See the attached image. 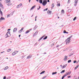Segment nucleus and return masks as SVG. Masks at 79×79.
<instances>
[{
  "instance_id": "obj_42",
  "label": "nucleus",
  "mask_w": 79,
  "mask_h": 79,
  "mask_svg": "<svg viewBox=\"0 0 79 79\" xmlns=\"http://www.w3.org/2000/svg\"><path fill=\"white\" fill-rule=\"evenodd\" d=\"M66 31L64 30V31L63 33H64V34H66Z\"/></svg>"
},
{
  "instance_id": "obj_45",
  "label": "nucleus",
  "mask_w": 79,
  "mask_h": 79,
  "mask_svg": "<svg viewBox=\"0 0 79 79\" xmlns=\"http://www.w3.org/2000/svg\"><path fill=\"white\" fill-rule=\"evenodd\" d=\"M24 29V28L22 27V29H21V30H22L21 32H22V31H23V29Z\"/></svg>"
},
{
  "instance_id": "obj_25",
  "label": "nucleus",
  "mask_w": 79,
  "mask_h": 79,
  "mask_svg": "<svg viewBox=\"0 0 79 79\" xmlns=\"http://www.w3.org/2000/svg\"><path fill=\"white\" fill-rule=\"evenodd\" d=\"M29 32H30V31L27 30V31H26V32H25V33L26 34H27L28 33H29Z\"/></svg>"
},
{
  "instance_id": "obj_35",
  "label": "nucleus",
  "mask_w": 79,
  "mask_h": 79,
  "mask_svg": "<svg viewBox=\"0 0 79 79\" xmlns=\"http://www.w3.org/2000/svg\"><path fill=\"white\" fill-rule=\"evenodd\" d=\"M46 77H47V76H45L43 77L42 78V79H45V78H46Z\"/></svg>"
},
{
  "instance_id": "obj_50",
  "label": "nucleus",
  "mask_w": 79,
  "mask_h": 79,
  "mask_svg": "<svg viewBox=\"0 0 79 79\" xmlns=\"http://www.w3.org/2000/svg\"><path fill=\"white\" fill-rule=\"evenodd\" d=\"M6 79H10V77H8L6 78Z\"/></svg>"
},
{
  "instance_id": "obj_8",
  "label": "nucleus",
  "mask_w": 79,
  "mask_h": 79,
  "mask_svg": "<svg viewBox=\"0 0 79 79\" xmlns=\"http://www.w3.org/2000/svg\"><path fill=\"white\" fill-rule=\"evenodd\" d=\"M47 13L49 14V15H51V14H52V11H50L49 10H48L47 11Z\"/></svg>"
},
{
  "instance_id": "obj_46",
  "label": "nucleus",
  "mask_w": 79,
  "mask_h": 79,
  "mask_svg": "<svg viewBox=\"0 0 79 79\" xmlns=\"http://www.w3.org/2000/svg\"><path fill=\"white\" fill-rule=\"evenodd\" d=\"M6 76H4V77L3 78V79H6Z\"/></svg>"
},
{
  "instance_id": "obj_60",
  "label": "nucleus",
  "mask_w": 79,
  "mask_h": 79,
  "mask_svg": "<svg viewBox=\"0 0 79 79\" xmlns=\"http://www.w3.org/2000/svg\"><path fill=\"white\" fill-rule=\"evenodd\" d=\"M73 55V54H71V55L72 56V55Z\"/></svg>"
},
{
  "instance_id": "obj_7",
  "label": "nucleus",
  "mask_w": 79,
  "mask_h": 79,
  "mask_svg": "<svg viewBox=\"0 0 79 79\" xmlns=\"http://www.w3.org/2000/svg\"><path fill=\"white\" fill-rule=\"evenodd\" d=\"M22 5H23V4H22V3L20 4L19 5H17V8H19V7H21V6Z\"/></svg>"
},
{
  "instance_id": "obj_12",
  "label": "nucleus",
  "mask_w": 79,
  "mask_h": 79,
  "mask_svg": "<svg viewBox=\"0 0 79 79\" xmlns=\"http://www.w3.org/2000/svg\"><path fill=\"white\" fill-rule=\"evenodd\" d=\"M16 31H17V28H15L13 30V32H16Z\"/></svg>"
},
{
  "instance_id": "obj_36",
  "label": "nucleus",
  "mask_w": 79,
  "mask_h": 79,
  "mask_svg": "<svg viewBox=\"0 0 79 79\" xmlns=\"http://www.w3.org/2000/svg\"><path fill=\"white\" fill-rule=\"evenodd\" d=\"M52 7H54V6H55V5L53 3L52 5Z\"/></svg>"
},
{
  "instance_id": "obj_6",
  "label": "nucleus",
  "mask_w": 79,
  "mask_h": 79,
  "mask_svg": "<svg viewBox=\"0 0 79 79\" xmlns=\"http://www.w3.org/2000/svg\"><path fill=\"white\" fill-rule=\"evenodd\" d=\"M77 2H78V0H75V4H74V6H76V5H77Z\"/></svg>"
},
{
  "instance_id": "obj_2",
  "label": "nucleus",
  "mask_w": 79,
  "mask_h": 79,
  "mask_svg": "<svg viewBox=\"0 0 79 79\" xmlns=\"http://www.w3.org/2000/svg\"><path fill=\"white\" fill-rule=\"evenodd\" d=\"M5 2H6V3H7V5L8 6H11L12 5V4L10 3V0H6L5 1Z\"/></svg>"
},
{
  "instance_id": "obj_29",
  "label": "nucleus",
  "mask_w": 79,
  "mask_h": 79,
  "mask_svg": "<svg viewBox=\"0 0 79 79\" xmlns=\"http://www.w3.org/2000/svg\"><path fill=\"white\" fill-rule=\"evenodd\" d=\"M47 10H48V8H47L46 9H44V11H47Z\"/></svg>"
},
{
  "instance_id": "obj_55",
  "label": "nucleus",
  "mask_w": 79,
  "mask_h": 79,
  "mask_svg": "<svg viewBox=\"0 0 79 79\" xmlns=\"http://www.w3.org/2000/svg\"><path fill=\"white\" fill-rule=\"evenodd\" d=\"M61 26H62V27H63V26H64V25H61Z\"/></svg>"
},
{
  "instance_id": "obj_14",
  "label": "nucleus",
  "mask_w": 79,
  "mask_h": 79,
  "mask_svg": "<svg viewBox=\"0 0 79 79\" xmlns=\"http://www.w3.org/2000/svg\"><path fill=\"white\" fill-rule=\"evenodd\" d=\"M37 26L35 25V27L33 28V30H35L36 29H37Z\"/></svg>"
},
{
  "instance_id": "obj_20",
  "label": "nucleus",
  "mask_w": 79,
  "mask_h": 79,
  "mask_svg": "<svg viewBox=\"0 0 79 79\" xmlns=\"http://www.w3.org/2000/svg\"><path fill=\"white\" fill-rule=\"evenodd\" d=\"M37 32H35L34 34V35L33 36V37L34 36H35V35H37Z\"/></svg>"
},
{
  "instance_id": "obj_34",
  "label": "nucleus",
  "mask_w": 79,
  "mask_h": 79,
  "mask_svg": "<svg viewBox=\"0 0 79 79\" xmlns=\"http://www.w3.org/2000/svg\"><path fill=\"white\" fill-rule=\"evenodd\" d=\"M76 18L77 17H75L73 19V21H75L76 19Z\"/></svg>"
},
{
  "instance_id": "obj_4",
  "label": "nucleus",
  "mask_w": 79,
  "mask_h": 79,
  "mask_svg": "<svg viewBox=\"0 0 79 79\" xmlns=\"http://www.w3.org/2000/svg\"><path fill=\"white\" fill-rule=\"evenodd\" d=\"M42 3L43 6H45V5H46L47 4V1L44 0H43V2Z\"/></svg>"
},
{
  "instance_id": "obj_38",
  "label": "nucleus",
  "mask_w": 79,
  "mask_h": 79,
  "mask_svg": "<svg viewBox=\"0 0 79 79\" xmlns=\"http://www.w3.org/2000/svg\"><path fill=\"white\" fill-rule=\"evenodd\" d=\"M61 13H64V10H62L61 11Z\"/></svg>"
},
{
  "instance_id": "obj_58",
  "label": "nucleus",
  "mask_w": 79,
  "mask_h": 79,
  "mask_svg": "<svg viewBox=\"0 0 79 79\" xmlns=\"http://www.w3.org/2000/svg\"><path fill=\"white\" fill-rule=\"evenodd\" d=\"M2 4H1V6H2Z\"/></svg>"
},
{
  "instance_id": "obj_37",
  "label": "nucleus",
  "mask_w": 79,
  "mask_h": 79,
  "mask_svg": "<svg viewBox=\"0 0 79 79\" xmlns=\"http://www.w3.org/2000/svg\"><path fill=\"white\" fill-rule=\"evenodd\" d=\"M37 16H36L35 17V21H37Z\"/></svg>"
},
{
  "instance_id": "obj_18",
  "label": "nucleus",
  "mask_w": 79,
  "mask_h": 79,
  "mask_svg": "<svg viewBox=\"0 0 79 79\" xmlns=\"http://www.w3.org/2000/svg\"><path fill=\"white\" fill-rule=\"evenodd\" d=\"M31 56H28L27 57V59H29L31 58Z\"/></svg>"
},
{
  "instance_id": "obj_5",
  "label": "nucleus",
  "mask_w": 79,
  "mask_h": 79,
  "mask_svg": "<svg viewBox=\"0 0 79 79\" xmlns=\"http://www.w3.org/2000/svg\"><path fill=\"white\" fill-rule=\"evenodd\" d=\"M67 59H68V56H65L64 58V61H66V60H67Z\"/></svg>"
},
{
  "instance_id": "obj_1",
  "label": "nucleus",
  "mask_w": 79,
  "mask_h": 79,
  "mask_svg": "<svg viewBox=\"0 0 79 79\" xmlns=\"http://www.w3.org/2000/svg\"><path fill=\"white\" fill-rule=\"evenodd\" d=\"M72 37H73V35H72L65 40V42H66V44H68L70 43L71 42V39L72 38Z\"/></svg>"
},
{
  "instance_id": "obj_47",
  "label": "nucleus",
  "mask_w": 79,
  "mask_h": 79,
  "mask_svg": "<svg viewBox=\"0 0 79 79\" xmlns=\"http://www.w3.org/2000/svg\"><path fill=\"white\" fill-rule=\"evenodd\" d=\"M22 31L21 30H20L19 31V32H22V31Z\"/></svg>"
},
{
  "instance_id": "obj_27",
  "label": "nucleus",
  "mask_w": 79,
  "mask_h": 79,
  "mask_svg": "<svg viewBox=\"0 0 79 79\" xmlns=\"http://www.w3.org/2000/svg\"><path fill=\"white\" fill-rule=\"evenodd\" d=\"M16 53L14 52H13L12 54V55H16Z\"/></svg>"
},
{
  "instance_id": "obj_44",
  "label": "nucleus",
  "mask_w": 79,
  "mask_h": 79,
  "mask_svg": "<svg viewBox=\"0 0 79 79\" xmlns=\"http://www.w3.org/2000/svg\"><path fill=\"white\" fill-rule=\"evenodd\" d=\"M41 7L40 6H39V8H37L38 10H40V8Z\"/></svg>"
},
{
  "instance_id": "obj_30",
  "label": "nucleus",
  "mask_w": 79,
  "mask_h": 79,
  "mask_svg": "<svg viewBox=\"0 0 79 79\" xmlns=\"http://www.w3.org/2000/svg\"><path fill=\"white\" fill-rule=\"evenodd\" d=\"M71 11V9H69L68 10V12L69 13H70Z\"/></svg>"
},
{
  "instance_id": "obj_61",
  "label": "nucleus",
  "mask_w": 79,
  "mask_h": 79,
  "mask_svg": "<svg viewBox=\"0 0 79 79\" xmlns=\"http://www.w3.org/2000/svg\"><path fill=\"white\" fill-rule=\"evenodd\" d=\"M71 56V54L70 55H69V56Z\"/></svg>"
},
{
  "instance_id": "obj_11",
  "label": "nucleus",
  "mask_w": 79,
  "mask_h": 79,
  "mask_svg": "<svg viewBox=\"0 0 79 79\" xmlns=\"http://www.w3.org/2000/svg\"><path fill=\"white\" fill-rule=\"evenodd\" d=\"M35 7V5H34V6H33L30 9V10H33V9H34Z\"/></svg>"
},
{
  "instance_id": "obj_26",
  "label": "nucleus",
  "mask_w": 79,
  "mask_h": 79,
  "mask_svg": "<svg viewBox=\"0 0 79 79\" xmlns=\"http://www.w3.org/2000/svg\"><path fill=\"white\" fill-rule=\"evenodd\" d=\"M48 36H46L44 39L43 40H45V39H47Z\"/></svg>"
},
{
  "instance_id": "obj_23",
  "label": "nucleus",
  "mask_w": 79,
  "mask_h": 79,
  "mask_svg": "<svg viewBox=\"0 0 79 79\" xmlns=\"http://www.w3.org/2000/svg\"><path fill=\"white\" fill-rule=\"evenodd\" d=\"M0 13L1 15V16H3V13L2 12V11L0 10Z\"/></svg>"
},
{
  "instance_id": "obj_52",
  "label": "nucleus",
  "mask_w": 79,
  "mask_h": 79,
  "mask_svg": "<svg viewBox=\"0 0 79 79\" xmlns=\"http://www.w3.org/2000/svg\"><path fill=\"white\" fill-rule=\"evenodd\" d=\"M10 30H11V29H8L7 31H10Z\"/></svg>"
},
{
  "instance_id": "obj_16",
  "label": "nucleus",
  "mask_w": 79,
  "mask_h": 79,
  "mask_svg": "<svg viewBox=\"0 0 79 79\" xmlns=\"http://www.w3.org/2000/svg\"><path fill=\"white\" fill-rule=\"evenodd\" d=\"M71 72H70L69 73H67V72L66 73V75H67V76H68V75H70V74H71Z\"/></svg>"
},
{
  "instance_id": "obj_43",
  "label": "nucleus",
  "mask_w": 79,
  "mask_h": 79,
  "mask_svg": "<svg viewBox=\"0 0 79 79\" xmlns=\"http://www.w3.org/2000/svg\"><path fill=\"white\" fill-rule=\"evenodd\" d=\"M76 62H77V61H76V60H74L73 61V63H76Z\"/></svg>"
},
{
  "instance_id": "obj_40",
  "label": "nucleus",
  "mask_w": 79,
  "mask_h": 79,
  "mask_svg": "<svg viewBox=\"0 0 79 79\" xmlns=\"http://www.w3.org/2000/svg\"><path fill=\"white\" fill-rule=\"evenodd\" d=\"M13 15V12H12L10 14V15Z\"/></svg>"
},
{
  "instance_id": "obj_28",
  "label": "nucleus",
  "mask_w": 79,
  "mask_h": 79,
  "mask_svg": "<svg viewBox=\"0 0 79 79\" xmlns=\"http://www.w3.org/2000/svg\"><path fill=\"white\" fill-rule=\"evenodd\" d=\"M8 66H6V67H5L4 68V70H6V69H8Z\"/></svg>"
},
{
  "instance_id": "obj_33",
  "label": "nucleus",
  "mask_w": 79,
  "mask_h": 79,
  "mask_svg": "<svg viewBox=\"0 0 79 79\" xmlns=\"http://www.w3.org/2000/svg\"><path fill=\"white\" fill-rule=\"evenodd\" d=\"M68 63H71V60H69L68 61Z\"/></svg>"
},
{
  "instance_id": "obj_32",
  "label": "nucleus",
  "mask_w": 79,
  "mask_h": 79,
  "mask_svg": "<svg viewBox=\"0 0 79 79\" xmlns=\"http://www.w3.org/2000/svg\"><path fill=\"white\" fill-rule=\"evenodd\" d=\"M57 6H60V3H58L57 5Z\"/></svg>"
},
{
  "instance_id": "obj_39",
  "label": "nucleus",
  "mask_w": 79,
  "mask_h": 79,
  "mask_svg": "<svg viewBox=\"0 0 79 79\" xmlns=\"http://www.w3.org/2000/svg\"><path fill=\"white\" fill-rule=\"evenodd\" d=\"M14 52H15V53L16 54V53H18V52H19V51H15Z\"/></svg>"
},
{
  "instance_id": "obj_49",
  "label": "nucleus",
  "mask_w": 79,
  "mask_h": 79,
  "mask_svg": "<svg viewBox=\"0 0 79 79\" xmlns=\"http://www.w3.org/2000/svg\"><path fill=\"white\" fill-rule=\"evenodd\" d=\"M59 46V45H57L56 46V48H57V47H58Z\"/></svg>"
},
{
  "instance_id": "obj_9",
  "label": "nucleus",
  "mask_w": 79,
  "mask_h": 79,
  "mask_svg": "<svg viewBox=\"0 0 79 79\" xmlns=\"http://www.w3.org/2000/svg\"><path fill=\"white\" fill-rule=\"evenodd\" d=\"M45 37V35H44L42 37H41V38H40V39L39 40H38V42H39V41H40V40H41V39H43V38H44V37Z\"/></svg>"
},
{
  "instance_id": "obj_64",
  "label": "nucleus",
  "mask_w": 79,
  "mask_h": 79,
  "mask_svg": "<svg viewBox=\"0 0 79 79\" xmlns=\"http://www.w3.org/2000/svg\"><path fill=\"white\" fill-rule=\"evenodd\" d=\"M78 79H79V77H78Z\"/></svg>"
},
{
  "instance_id": "obj_10",
  "label": "nucleus",
  "mask_w": 79,
  "mask_h": 79,
  "mask_svg": "<svg viewBox=\"0 0 79 79\" xmlns=\"http://www.w3.org/2000/svg\"><path fill=\"white\" fill-rule=\"evenodd\" d=\"M67 76V75L66 74H65L64 75V76L62 77L61 79H63L64 78V77H66Z\"/></svg>"
},
{
  "instance_id": "obj_62",
  "label": "nucleus",
  "mask_w": 79,
  "mask_h": 79,
  "mask_svg": "<svg viewBox=\"0 0 79 79\" xmlns=\"http://www.w3.org/2000/svg\"><path fill=\"white\" fill-rule=\"evenodd\" d=\"M31 2V0H29V2Z\"/></svg>"
},
{
  "instance_id": "obj_24",
  "label": "nucleus",
  "mask_w": 79,
  "mask_h": 79,
  "mask_svg": "<svg viewBox=\"0 0 79 79\" xmlns=\"http://www.w3.org/2000/svg\"><path fill=\"white\" fill-rule=\"evenodd\" d=\"M39 2L41 4L42 3V0H39Z\"/></svg>"
},
{
  "instance_id": "obj_21",
  "label": "nucleus",
  "mask_w": 79,
  "mask_h": 79,
  "mask_svg": "<svg viewBox=\"0 0 79 79\" xmlns=\"http://www.w3.org/2000/svg\"><path fill=\"white\" fill-rule=\"evenodd\" d=\"M45 71H43L41 73H40V74H44Z\"/></svg>"
},
{
  "instance_id": "obj_48",
  "label": "nucleus",
  "mask_w": 79,
  "mask_h": 79,
  "mask_svg": "<svg viewBox=\"0 0 79 79\" xmlns=\"http://www.w3.org/2000/svg\"><path fill=\"white\" fill-rule=\"evenodd\" d=\"M67 77H68V78H69V77H71V76H69Z\"/></svg>"
},
{
  "instance_id": "obj_41",
  "label": "nucleus",
  "mask_w": 79,
  "mask_h": 79,
  "mask_svg": "<svg viewBox=\"0 0 79 79\" xmlns=\"http://www.w3.org/2000/svg\"><path fill=\"white\" fill-rule=\"evenodd\" d=\"M10 14H9V15H8L7 16V18H8L9 17H10Z\"/></svg>"
},
{
  "instance_id": "obj_59",
  "label": "nucleus",
  "mask_w": 79,
  "mask_h": 79,
  "mask_svg": "<svg viewBox=\"0 0 79 79\" xmlns=\"http://www.w3.org/2000/svg\"><path fill=\"white\" fill-rule=\"evenodd\" d=\"M68 32H66V34H68Z\"/></svg>"
},
{
  "instance_id": "obj_17",
  "label": "nucleus",
  "mask_w": 79,
  "mask_h": 79,
  "mask_svg": "<svg viewBox=\"0 0 79 79\" xmlns=\"http://www.w3.org/2000/svg\"><path fill=\"white\" fill-rule=\"evenodd\" d=\"M11 51V49H9L7 50V52H10Z\"/></svg>"
},
{
  "instance_id": "obj_54",
  "label": "nucleus",
  "mask_w": 79,
  "mask_h": 79,
  "mask_svg": "<svg viewBox=\"0 0 79 79\" xmlns=\"http://www.w3.org/2000/svg\"><path fill=\"white\" fill-rule=\"evenodd\" d=\"M69 1H68V3H69Z\"/></svg>"
},
{
  "instance_id": "obj_3",
  "label": "nucleus",
  "mask_w": 79,
  "mask_h": 79,
  "mask_svg": "<svg viewBox=\"0 0 79 79\" xmlns=\"http://www.w3.org/2000/svg\"><path fill=\"white\" fill-rule=\"evenodd\" d=\"M6 35H7V36L6 37V38H7V37H10V36L9 35H11V34H10V31H8L6 33Z\"/></svg>"
},
{
  "instance_id": "obj_15",
  "label": "nucleus",
  "mask_w": 79,
  "mask_h": 79,
  "mask_svg": "<svg viewBox=\"0 0 79 79\" xmlns=\"http://www.w3.org/2000/svg\"><path fill=\"white\" fill-rule=\"evenodd\" d=\"M0 20H5V18H3V17H1L0 19Z\"/></svg>"
},
{
  "instance_id": "obj_19",
  "label": "nucleus",
  "mask_w": 79,
  "mask_h": 79,
  "mask_svg": "<svg viewBox=\"0 0 79 79\" xmlns=\"http://www.w3.org/2000/svg\"><path fill=\"white\" fill-rule=\"evenodd\" d=\"M57 73V72H53L52 73V75H54V74H56Z\"/></svg>"
},
{
  "instance_id": "obj_51",
  "label": "nucleus",
  "mask_w": 79,
  "mask_h": 79,
  "mask_svg": "<svg viewBox=\"0 0 79 79\" xmlns=\"http://www.w3.org/2000/svg\"><path fill=\"white\" fill-rule=\"evenodd\" d=\"M31 30H32V29H29L28 31H31Z\"/></svg>"
},
{
  "instance_id": "obj_22",
  "label": "nucleus",
  "mask_w": 79,
  "mask_h": 79,
  "mask_svg": "<svg viewBox=\"0 0 79 79\" xmlns=\"http://www.w3.org/2000/svg\"><path fill=\"white\" fill-rule=\"evenodd\" d=\"M64 72H65V70H64L60 72V73L62 74V73H64Z\"/></svg>"
},
{
  "instance_id": "obj_63",
  "label": "nucleus",
  "mask_w": 79,
  "mask_h": 79,
  "mask_svg": "<svg viewBox=\"0 0 79 79\" xmlns=\"http://www.w3.org/2000/svg\"><path fill=\"white\" fill-rule=\"evenodd\" d=\"M1 53H3V52H1Z\"/></svg>"
},
{
  "instance_id": "obj_13",
  "label": "nucleus",
  "mask_w": 79,
  "mask_h": 79,
  "mask_svg": "<svg viewBox=\"0 0 79 79\" xmlns=\"http://www.w3.org/2000/svg\"><path fill=\"white\" fill-rule=\"evenodd\" d=\"M67 66V64H66L63 66L62 67V69H63L64 68H66V67Z\"/></svg>"
},
{
  "instance_id": "obj_31",
  "label": "nucleus",
  "mask_w": 79,
  "mask_h": 79,
  "mask_svg": "<svg viewBox=\"0 0 79 79\" xmlns=\"http://www.w3.org/2000/svg\"><path fill=\"white\" fill-rule=\"evenodd\" d=\"M78 67H79V65H77V66L75 68V69H77V68Z\"/></svg>"
},
{
  "instance_id": "obj_53",
  "label": "nucleus",
  "mask_w": 79,
  "mask_h": 79,
  "mask_svg": "<svg viewBox=\"0 0 79 79\" xmlns=\"http://www.w3.org/2000/svg\"><path fill=\"white\" fill-rule=\"evenodd\" d=\"M48 2H50V1L49 0H48Z\"/></svg>"
},
{
  "instance_id": "obj_56",
  "label": "nucleus",
  "mask_w": 79,
  "mask_h": 79,
  "mask_svg": "<svg viewBox=\"0 0 79 79\" xmlns=\"http://www.w3.org/2000/svg\"><path fill=\"white\" fill-rule=\"evenodd\" d=\"M36 2H39V0H36Z\"/></svg>"
},
{
  "instance_id": "obj_57",
  "label": "nucleus",
  "mask_w": 79,
  "mask_h": 79,
  "mask_svg": "<svg viewBox=\"0 0 79 79\" xmlns=\"http://www.w3.org/2000/svg\"><path fill=\"white\" fill-rule=\"evenodd\" d=\"M20 36H21V35H19V37H20Z\"/></svg>"
}]
</instances>
